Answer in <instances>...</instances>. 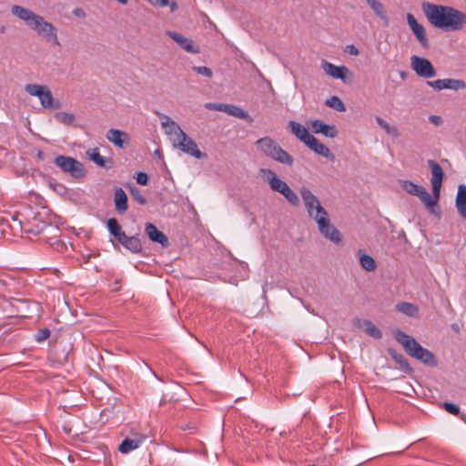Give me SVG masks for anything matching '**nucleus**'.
Segmentation results:
<instances>
[{"label":"nucleus","mask_w":466,"mask_h":466,"mask_svg":"<svg viewBox=\"0 0 466 466\" xmlns=\"http://www.w3.org/2000/svg\"><path fill=\"white\" fill-rule=\"evenodd\" d=\"M302 198L309 217L314 219L319 232L334 243H339L342 239L340 232L330 223L329 214L321 206L319 198L310 189L303 187L300 188Z\"/></svg>","instance_id":"f257e3e1"},{"label":"nucleus","mask_w":466,"mask_h":466,"mask_svg":"<svg viewBox=\"0 0 466 466\" xmlns=\"http://www.w3.org/2000/svg\"><path fill=\"white\" fill-rule=\"evenodd\" d=\"M422 10L435 27L447 31H458L466 25V14L453 7L424 3Z\"/></svg>","instance_id":"f03ea898"},{"label":"nucleus","mask_w":466,"mask_h":466,"mask_svg":"<svg viewBox=\"0 0 466 466\" xmlns=\"http://www.w3.org/2000/svg\"><path fill=\"white\" fill-rule=\"evenodd\" d=\"M163 118L164 120L161 122L162 127L165 133L171 137L174 147L198 159L207 158V154L198 149L197 143L175 121L167 116H164Z\"/></svg>","instance_id":"7ed1b4c3"},{"label":"nucleus","mask_w":466,"mask_h":466,"mask_svg":"<svg viewBox=\"0 0 466 466\" xmlns=\"http://www.w3.org/2000/svg\"><path fill=\"white\" fill-rule=\"evenodd\" d=\"M11 10L13 15L25 21L28 25L36 30L37 33L42 35L47 41H51L55 45L59 46L56 27L51 23L46 21L43 16L17 5H13Z\"/></svg>","instance_id":"20e7f679"},{"label":"nucleus","mask_w":466,"mask_h":466,"mask_svg":"<svg viewBox=\"0 0 466 466\" xmlns=\"http://www.w3.org/2000/svg\"><path fill=\"white\" fill-rule=\"evenodd\" d=\"M395 339L404 348L405 351L412 358L420 360L421 363L435 367L438 364L435 355L429 350L423 348L414 338L399 330L395 334Z\"/></svg>","instance_id":"39448f33"},{"label":"nucleus","mask_w":466,"mask_h":466,"mask_svg":"<svg viewBox=\"0 0 466 466\" xmlns=\"http://www.w3.org/2000/svg\"><path fill=\"white\" fill-rule=\"evenodd\" d=\"M257 147L267 157L281 164L292 166L293 157L280 147L271 137H265L256 142Z\"/></svg>","instance_id":"423d86ee"},{"label":"nucleus","mask_w":466,"mask_h":466,"mask_svg":"<svg viewBox=\"0 0 466 466\" xmlns=\"http://www.w3.org/2000/svg\"><path fill=\"white\" fill-rule=\"evenodd\" d=\"M54 162L64 173L70 174L74 178L79 179L86 176L84 165L74 157L59 155Z\"/></svg>","instance_id":"0eeeda50"},{"label":"nucleus","mask_w":466,"mask_h":466,"mask_svg":"<svg viewBox=\"0 0 466 466\" xmlns=\"http://www.w3.org/2000/svg\"><path fill=\"white\" fill-rule=\"evenodd\" d=\"M25 90L30 96H37L41 106L44 108H58L60 106L58 101L55 102L52 92L46 86L37 84H27L25 86Z\"/></svg>","instance_id":"6e6552de"},{"label":"nucleus","mask_w":466,"mask_h":466,"mask_svg":"<svg viewBox=\"0 0 466 466\" xmlns=\"http://www.w3.org/2000/svg\"><path fill=\"white\" fill-rule=\"evenodd\" d=\"M401 187L410 195L418 197L420 201L425 205L427 208H429L432 213H434V207L437 204L436 198L433 195H430V193L421 186H419L412 181L403 180L401 181Z\"/></svg>","instance_id":"1a4fd4ad"},{"label":"nucleus","mask_w":466,"mask_h":466,"mask_svg":"<svg viewBox=\"0 0 466 466\" xmlns=\"http://www.w3.org/2000/svg\"><path fill=\"white\" fill-rule=\"evenodd\" d=\"M410 66L419 76L423 78H431L437 74L431 62L427 58L412 56L410 57Z\"/></svg>","instance_id":"9d476101"},{"label":"nucleus","mask_w":466,"mask_h":466,"mask_svg":"<svg viewBox=\"0 0 466 466\" xmlns=\"http://www.w3.org/2000/svg\"><path fill=\"white\" fill-rule=\"evenodd\" d=\"M427 163L431 170V183L432 187V195L438 202L441 196V188L444 177V172L442 167L436 161L429 159Z\"/></svg>","instance_id":"9b49d317"},{"label":"nucleus","mask_w":466,"mask_h":466,"mask_svg":"<svg viewBox=\"0 0 466 466\" xmlns=\"http://www.w3.org/2000/svg\"><path fill=\"white\" fill-rule=\"evenodd\" d=\"M14 222L22 231H25V233L31 234L33 236H37L46 228H51L50 225H47L46 222L42 221L37 216H35L32 221H27L26 223H22L16 218H14Z\"/></svg>","instance_id":"f8f14e48"},{"label":"nucleus","mask_w":466,"mask_h":466,"mask_svg":"<svg viewBox=\"0 0 466 466\" xmlns=\"http://www.w3.org/2000/svg\"><path fill=\"white\" fill-rule=\"evenodd\" d=\"M145 232L153 242L160 244L162 247L167 248L169 244L167 237L152 223H146Z\"/></svg>","instance_id":"ddd939ff"},{"label":"nucleus","mask_w":466,"mask_h":466,"mask_svg":"<svg viewBox=\"0 0 466 466\" xmlns=\"http://www.w3.org/2000/svg\"><path fill=\"white\" fill-rule=\"evenodd\" d=\"M310 150L314 151L316 154L323 156L330 161L335 160L334 154L330 151V149L326 147L324 144L320 143L318 138L314 136L306 145Z\"/></svg>","instance_id":"4468645a"},{"label":"nucleus","mask_w":466,"mask_h":466,"mask_svg":"<svg viewBox=\"0 0 466 466\" xmlns=\"http://www.w3.org/2000/svg\"><path fill=\"white\" fill-rule=\"evenodd\" d=\"M167 35L184 50L188 53L198 54L199 52L198 47L193 45V41L189 38L183 36L182 35L168 31Z\"/></svg>","instance_id":"2eb2a0df"},{"label":"nucleus","mask_w":466,"mask_h":466,"mask_svg":"<svg viewBox=\"0 0 466 466\" xmlns=\"http://www.w3.org/2000/svg\"><path fill=\"white\" fill-rule=\"evenodd\" d=\"M312 131L316 134H322L325 137L334 138L338 136V130L335 126L325 124L321 120H313L311 122Z\"/></svg>","instance_id":"dca6fc26"},{"label":"nucleus","mask_w":466,"mask_h":466,"mask_svg":"<svg viewBox=\"0 0 466 466\" xmlns=\"http://www.w3.org/2000/svg\"><path fill=\"white\" fill-rule=\"evenodd\" d=\"M322 68L324 69L327 75L330 76L335 79H340L342 81H345L346 73L349 71V69L344 66H338L328 61L322 62Z\"/></svg>","instance_id":"f3484780"},{"label":"nucleus","mask_w":466,"mask_h":466,"mask_svg":"<svg viewBox=\"0 0 466 466\" xmlns=\"http://www.w3.org/2000/svg\"><path fill=\"white\" fill-rule=\"evenodd\" d=\"M126 249L137 254L142 251L143 246L137 236L128 237L126 234L118 241Z\"/></svg>","instance_id":"a211bd4d"},{"label":"nucleus","mask_w":466,"mask_h":466,"mask_svg":"<svg viewBox=\"0 0 466 466\" xmlns=\"http://www.w3.org/2000/svg\"><path fill=\"white\" fill-rule=\"evenodd\" d=\"M262 172L267 174V180L273 191L281 194V192L289 186L285 181L281 180L272 170L263 169Z\"/></svg>","instance_id":"6ab92c4d"},{"label":"nucleus","mask_w":466,"mask_h":466,"mask_svg":"<svg viewBox=\"0 0 466 466\" xmlns=\"http://www.w3.org/2000/svg\"><path fill=\"white\" fill-rule=\"evenodd\" d=\"M106 138L115 146L124 148L128 141V135L124 131L112 128L107 132Z\"/></svg>","instance_id":"aec40b11"},{"label":"nucleus","mask_w":466,"mask_h":466,"mask_svg":"<svg viewBox=\"0 0 466 466\" xmlns=\"http://www.w3.org/2000/svg\"><path fill=\"white\" fill-rule=\"evenodd\" d=\"M289 127H290L292 134H294L296 136V137L299 138L305 145H307L308 142L313 137L312 135L309 134V132L304 126H302L301 124H299L298 122L290 121Z\"/></svg>","instance_id":"412c9836"},{"label":"nucleus","mask_w":466,"mask_h":466,"mask_svg":"<svg viewBox=\"0 0 466 466\" xmlns=\"http://www.w3.org/2000/svg\"><path fill=\"white\" fill-rule=\"evenodd\" d=\"M114 201L116 206V210L119 214L125 213L127 208V197L126 192L121 187H116L114 192Z\"/></svg>","instance_id":"4be33fe9"},{"label":"nucleus","mask_w":466,"mask_h":466,"mask_svg":"<svg viewBox=\"0 0 466 466\" xmlns=\"http://www.w3.org/2000/svg\"><path fill=\"white\" fill-rule=\"evenodd\" d=\"M87 155L89 159L100 167L109 169L113 167V160L111 158L106 159L104 157H102L98 148L96 147L87 151Z\"/></svg>","instance_id":"5701e85b"},{"label":"nucleus","mask_w":466,"mask_h":466,"mask_svg":"<svg viewBox=\"0 0 466 466\" xmlns=\"http://www.w3.org/2000/svg\"><path fill=\"white\" fill-rule=\"evenodd\" d=\"M456 208L460 215L466 218V186L460 185L456 197Z\"/></svg>","instance_id":"b1692460"},{"label":"nucleus","mask_w":466,"mask_h":466,"mask_svg":"<svg viewBox=\"0 0 466 466\" xmlns=\"http://www.w3.org/2000/svg\"><path fill=\"white\" fill-rule=\"evenodd\" d=\"M144 439H129L126 438L118 447V451L121 453H128L136 449H137L142 443Z\"/></svg>","instance_id":"393cba45"},{"label":"nucleus","mask_w":466,"mask_h":466,"mask_svg":"<svg viewBox=\"0 0 466 466\" xmlns=\"http://www.w3.org/2000/svg\"><path fill=\"white\" fill-rule=\"evenodd\" d=\"M358 255L360 258V264L363 269L367 271H374L376 269L377 264L371 256L365 254L361 249L358 251Z\"/></svg>","instance_id":"a878e982"},{"label":"nucleus","mask_w":466,"mask_h":466,"mask_svg":"<svg viewBox=\"0 0 466 466\" xmlns=\"http://www.w3.org/2000/svg\"><path fill=\"white\" fill-rule=\"evenodd\" d=\"M398 311L412 318L419 317V308L410 302H400L396 305Z\"/></svg>","instance_id":"bb28decb"},{"label":"nucleus","mask_w":466,"mask_h":466,"mask_svg":"<svg viewBox=\"0 0 466 466\" xmlns=\"http://www.w3.org/2000/svg\"><path fill=\"white\" fill-rule=\"evenodd\" d=\"M107 229L109 233L114 236L117 241L121 239L122 237L126 234L123 230L121 226L119 225L118 221L115 218H111L106 222Z\"/></svg>","instance_id":"cd10ccee"},{"label":"nucleus","mask_w":466,"mask_h":466,"mask_svg":"<svg viewBox=\"0 0 466 466\" xmlns=\"http://www.w3.org/2000/svg\"><path fill=\"white\" fill-rule=\"evenodd\" d=\"M413 34L416 35L418 41L421 45L422 47L428 48L429 47V40L426 35L425 28L422 25H419L415 26L413 29H411Z\"/></svg>","instance_id":"c85d7f7f"},{"label":"nucleus","mask_w":466,"mask_h":466,"mask_svg":"<svg viewBox=\"0 0 466 466\" xmlns=\"http://www.w3.org/2000/svg\"><path fill=\"white\" fill-rule=\"evenodd\" d=\"M224 107L226 108L225 113L229 116H233L240 119H247L248 117V114L237 106L227 104Z\"/></svg>","instance_id":"c756f323"},{"label":"nucleus","mask_w":466,"mask_h":466,"mask_svg":"<svg viewBox=\"0 0 466 466\" xmlns=\"http://www.w3.org/2000/svg\"><path fill=\"white\" fill-rule=\"evenodd\" d=\"M443 81V86L446 89L459 90L466 88V83L463 80L446 78Z\"/></svg>","instance_id":"7c9ffc66"},{"label":"nucleus","mask_w":466,"mask_h":466,"mask_svg":"<svg viewBox=\"0 0 466 466\" xmlns=\"http://www.w3.org/2000/svg\"><path fill=\"white\" fill-rule=\"evenodd\" d=\"M376 121L378 125L384 129V131L393 137H398L400 136V132L396 127L390 126L384 119L380 116L376 117Z\"/></svg>","instance_id":"2f4dec72"},{"label":"nucleus","mask_w":466,"mask_h":466,"mask_svg":"<svg viewBox=\"0 0 466 466\" xmlns=\"http://www.w3.org/2000/svg\"><path fill=\"white\" fill-rule=\"evenodd\" d=\"M369 4L370 7L374 11V13L380 18L386 19V14L384 10L383 5L378 0H366Z\"/></svg>","instance_id":"473e14b6"},{"label":"nucleus","mask_w":466,"mask_h":466,"mask_svg":"<svg viewBox=\"0 0 466 466\" xmlns=\"http://www.w3.org/2000/svg\"><path fill=\"white\" fill-rule=\"evenodd\" d=\"M281 195H283L292 206L297 207L299 205L298 195L289 186L281 192Z\"/></svg>","instance_id":"72a5a7b5"},{"label":"nucleus","mask_w":466,"mask_h":466,"mask_svg":"<svg viewBox=\"0 0 466 466\" xmlns=\"http://www.w3.org/2000/svg\"><path fill=\"white\" fill-rule=\"evenodd\" d=\"M281 195H283L292 206L297 207L299 205L298 195L289 186L281 192Z\"/></svg>","instance_id":"f704fd0d"},{"label":"nucleus","mask_w":466,"mask_h":466,"mask_svg":"<svg viewBox=\"0 0 466 466\" xmlns=\"http://www.w3.org/2000/svg\"><path fill=\"white\" fill-rule=\"evenodd\" d=\"M326 105L329 107L334 108L339 112H343L346 110L344 103L338 96H331L329 99L326 101Z\"/></svg>","instance_id":"c9c22d12"},{"label":"nucleus","mask_w":466,"mask_h":466,"mask_svg":"<svg viewBox=\"0 0 466 466\" xmlns=\"http://www.w3.org/2000/svg\"><path fill=\"white\" fill-rule=\"evenodd\" d=\"M55 117L58 122L67 126L72 125L75 121V116L66 112H57Z\"/></svg>","instance_id":"e433bc0d"},{"label":"nucleus","mask_w":466,"mask_h":466,"mask_svg":"<svg viewBox=\"0 0 466 466\" xmlns=\"http://www.w3.org/2000/svg\"><path fill=\"white\" fill-rule=\"evenodd\" d=\"M365 331L375 339H380L382 336L381 331L371 322L365 321Z\"/></svg>","instance_id":"4c0bfd02"},{"label":"nucleus","mask_w":466,"mask_h":466,"mask_svg":"<svg viewBox=\"0 0 466 466\" xmlns=\"http://www.w3.org/2000/svg\"><path fill=\"white\" fill-rule=\"evenodd\" d=\"M130 194L133 198L139 203L140 205H145L147 203L146 198L141 194V191L136 187H130L129 188Z\"/></svg>","instance_id":"58836bf2"},{"label":"nucleus","mask_w":466,"mask_h":466,"mask_svg":"<svg viewBox=\"0 0 466 466\" xmlns=\"http://www.w3.org/2000/svg\"><path fill=\"white\" fill-rule=\"evenodd\" d=\"M50 330L47 328L40 329L35 334V340L37 342H43L50 337Z\"/></svg>","instance_id":"ea45409f"},{"label":"nucleus","mask_w":466,"mask_h":466,"mask_svg":"<svg viewBox=\"0 0 466 466\" xmlns=\"http://www.w3.org/2000/svg\"><path fill=\"white\" fill-rule=\"evenodd\" d=\"M443 408L447 412H449L452 415H458L460 413L459 406H457L451 402H444Z\"/></svg>","instance_id":"a19ab883"},{"label":"nucleus","mask_w":466,"mask_h":466,"mask_svg":"<svg viewBox=\"0 0 466 466\" xmlns=\"http://www.w3.org/2000/svg\"><path fill=\"white\" fill-rule=\"evenodd\" d=\"M193 70L196 71L198 74L205 76L207 77L212 76V70L207 66H193Z\"/></svg>","instance_id":"79ce46f5"},{"label":"nucleus","mask_w":466,"mask_h":466,"mask_svg":"<svg viewBox=\"0 0 466 466\" xmlns=\"http://www.w3.org/2000/svg\"><path fill=\"white\" fill-rule=\"evenodd\" d=\"M227 104H221V103H207L206 107L210 110L219 111V112H225V107Z\"/></svg>","instance_id":"37998d69"},{"label":"nucleus","mask_w":466,"mask_h":466,"mask_svg":"<svg viewBox=\"0 0 466 466\" xmlns=\"http://www.w3.org/2000/svg\"><path fill=\"white\" fill-rule=\"evenodd\" d=\"M137 183L145 186L148 182V176L145 172H138L136 177Z\"/></svg>","instance_id":"c03bdc74"},{"label":"nucleus","mask_w":466,"mask_h":466,"mask_svg":"<svg viewBox=\"0 0 466 466\" xmlns=\"http://www.w3.org/2000/svg\"><path fill=\"white\" fill-rule=\"evenodd\" d=\"M443 82V79H438L435 81H427V84L435 90L440 91L441 89H444Z\"/></svg>","instance_id":"a18cd8bd"},{"label":"nucleus","mask_w":466,"mask_h":466,"mask_svg":"<svg viewBox=\"0 0 466 466\" xmlns=\"http://www.w3.org/2000/svg\"><path fill=\"white\" fill-rule=\"evenodd\" d=\"M149 4L155 6L164 7L169 5L168 0H147Z\"/></svg>","instance_id":"49530a36"},{"label":"nucleus","mask_w":466,"mask_h":466,"mask_svg":"<svg viewBox=\"0 0 466 466\" xmlns=\"http://www.w3.org/2000/svg\"><path fill=\"white\" fill-rule=\"evenodd\" d=\"M407 21L410 27V29H413L415 26L419 25L420 24L417 22L416 18L413 15L408 14L407 15Z\"/></svg>","instance_id":"de8ad7c7"},{"label":"nucleus","mask_w":466,"mask_h":466,"mask_svg":"<svg viewBox=\"0 0 466 466\" xmlns=\"http://www.w3.org/2000/svg\"><path fill=\"white\" fill-rule=\"evenodd\" d=\"M392 357L396 360V361L398 363H400V365L401 367H408L409 366L408 360L402 355L397 356V355H393L392 354Z\"/></svg>","instance_id":"09e8293b"},{"label":"nucleus","mask_w":466,"mask_h":466,"mask_svg":"<svg viewBox=\"0 0 466 466\" xmlns=\"http://www.w3.org/2000/svg\"><path fill=\"white\" fill-rule=\"evenodd\" d=\"M430 121L436 126H439L442 123V118L440 116H431Z\"/></svg>","instance_id":"8fccbe9b"},{"label":"nucleus","mask_w":466,"mask_h":466,"mask_svg":"<svg viewBox=\"0 0 466 466\" xmlns=\"http://www.w3.org/2000/svg\"><path fill=\"white\" fill-rule=\"evenodd\" d=\"M347 48L349 49V53L350 55L358 56L360 53L359 49L354 45L348 46Z\"/></svg>","instance_id":"3c124183"},{"label":"nucleus","mask_w":466,"mask_h":466,"mask_svg":"<svg viewBox=\"0 0 466 466\" xmlns=\"http://www.w3.org/2000/svg\"><path fill=\"white\" fill-rule=\"evenodd\" d=\"M73 13L76 15V16H79V17H83L85 16V12L83 11V9L81 8H76Z\"/></svg>","instance_id":"603ef678"},{"label":"nucleus","mask_w":466,"mask_h":466,"mask_svg":"<svg viewBox=\"0 0 466 466\" xmlns=\"http://www.w3.org/2000/svg\"><path fill=\"white\" fill-rule=\"evenodd\" d=\"M36 157H37V158L39 160H44L45 159V153L42 150H38L37 154H36Z\"/></svg>","instance_id":"864d4df0"},{"label":"nucleus","mask_w":466,"mask_h":466,"mask_svg":"<svg viewBox=\"0 0 466 466\" xmlns=\"http://www.w3.org/2000/svg\"><path fill=\"white\" fill-rule=\"evenodd\" d=\"M170 5V10L171 11H175L177 9V4L175 2H172L171 4H169Z\"/></svg>","instance_id":"5fc2aeb1"},{"label":"nucleus","mask_w":466,"mask_h":466,"mask_svg":"<svg viewBox=\"0 0 466 466\" xmlns=\"http://www.w3.org/2000/svg\"><path fill=\"white\" fill-rule=\"evenodd\" d=\"M120 4L122 5H127V0H117Z\"/></svg>","instance_id":"6e6d98bb"},{"label":"nucleus","mask_w":466,"mask_h":466,"mask_svg":"<svg viewBox=\"0 0 466 466\" xmlns=\"http://www.w3.org/2000/svg\"><path fill=\"white\" fill-rule=\"evenodd\" d=\"M5 26L4 25H0V33H4L5 32Z\"/></svg>","instance_id":"4d7b16f0"},{"label":"nucleus","mask_w":466,"mask_h":466,"mask_svg":"<svg viewBox=\"0 0 466 466\" xmlns=\"http://www.w3.org/2000/svg\"><path fill=\"white\" fill-rule=\"evenodd\" d=\"M153 374H154V376H155L156 378H157V379H158L157 374H156L155 372H153Z\"/></svg>","instance_id":"13d9d810"}]
</instances>
